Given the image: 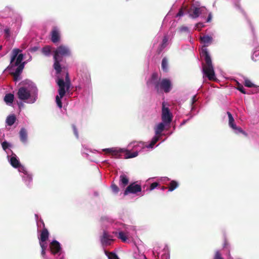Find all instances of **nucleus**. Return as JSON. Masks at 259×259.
<instances>
[{
	"label": "nucleus",
	"mask_w": 259,
	"mask_h": 259,
	"mask_svg": "<svg viewBox=\"0 0 259 259\" xmlns=\"http://www.w3.org/2000/svg\"><path fill=\"white\" fill-rule=\"evenodd\" d=\"M200 40L204 44L200 52L201 56L204 58L205 61V63H202L203 72L209 80H215L216 78L211 59L206 48L211 44L212 38L208 35H204L200 37Z\"/></svg>",
	"instance_id": "f257e3e1"
},
{
	"label": "nucleus",
	"mask_w": 259,
	"mask_h": 259,
	"mask_svg": "<svg viewBox=\"0 0 259 259\" xmlns=\"http://www.w3.org/2000/svg\"><path fill=\"white\" fill-rule=\"evenodd\" d=\"M59 86L58 93L61 98H63L66 92H69L71 82L69 77V74L67 73L65 77V81L62 78H59L57 81Z\"/></svg>",
	"instance_id": "f03ea898"
},
{
	"label": "nucleus",
	"mask_w": 259,
	"mask_h": 259,
	"mask_svg": "<svg viewBox=\"0 0 259 259\" xmlns=\"http://www.w3.org/2000/svg\"><path fill=\"white\" fill-rule=\"evenodd\" d=\"M172 83L168 78L159 79V82L155 84V90L157 93L163 91L165 93H169L172 89Z\"/></svg>",
	"instance_id": "7ed1b4c3"
},
{
	"label": "nucleus",
	"mask_w": 259,
	"mask_h": 259,
	"mask_svg": "<svg viewBox=\"0 0 259 259\" xmlns=\"http://www.w3.org/2000/svg\"><path fill=\"white\" fill-rule=\"evenodd\" d=\"M21 50L18 49H15L12 51V56L11 58L10 67L12 68L18 66L22 63L21 62L23 59L22 54H18Z\"/></svg>",
	"instance_id": "20e7f679"
},
{
	"label": "nucleus",
	"mask_w": 259,
	"mask_h": 259,
	"mask_svg": "<svg viewBox=\"0 0 259 259\" xmlns=\"http://www.w3.org/2000/svg\"><path fill=\"white\" fill-rule=\"evenodd\" d=\"M70 55L69 49L66 46L61 45L54 51V58L62 59L63 57L69 56Z\"/></svg>",
	"instance_id": "39448f33"
},
{
	"label": "nucleus",
	"mask_w": 259,
	"mask_h": 259,
	"mask_svg": "<svg viewBox=\"0 0 259 259\" xmlns=\"http://www.w3.org/2000/svg\"><path fill=\"white\" fill-rule=\"evenodd\" d=\"M161 118L165 124H169L172 121V115L169 108L165 106V102L162 104Z\"/></svg>",
	"instance_id": "423d86ee"
},
{
	"label": "nucleus",
	"mask_w": 259,
	"mask_h": 259,
	"mask_svg": "<svg viewBox=\"0 0 259 259\" xmlns=\"http://www.w3.org/2000/svg\"><path fill=\"white\" fill-rule=\"evenodd\" d=\"M142 191L141 186L136 184V183H132L129 185L124 191V195H127L129 194H137L138 192H140Z\"/></svg>",
	"instance_id": "0eeeda50"
},
{
	"label": "nucleus",
	"mask_w": 259,
	"mask_h": 259,
	"mask_svg": "<svg viewBox=\"0 0 259 259\" xmlns=\"http://www.w3.org/2000/svg\"><path fill=\"white\" fill-rule=\"evenodd\" d=\"M100 241L102 246H107L110 245L114 240L107 231H104L103 235L100 237Z\"/></svg>",
	"instance_id": "6e6552de"
},
{
	"label": "nucleus",
	"mask_w": 259,
	"mask_h": 259,
	"mask_svg": "<svg viewBox=\"0 0 259 259\" xmlns=\"http://www.w3.org/2000/svg\"><path fill=\"white\" fill-rule=\"evenodd\" d=\"M17 96L19 99L21 100H26L30 97V93L26 88L24 87L20 88L17 93Z\"/></svg>",
	"instance_id": "1a4fd4ad"
},
{
	"label": "nucleus",
	"mask_w": 259,
	"mask_h": 259,
	"mask_svg": "<svg viewBox=\"0 0 259 259\" xmlns=\"http://www.w3.org/2000/svg\"><path fill=\"white\" fill-rule=\"evenodd\" d=\"M49 236V231L47 228L44 227L40 231V236L38 238L39 244H47L46 241L48 240Z\"/></svg>",
	"instance_id": "9d476101"
},
{
	"label": "nucleus",
	"mask_w": 259,
	"mask_h": 259,
	"mask_svg": "<svg viewBox=\"0 0 259 259\" xmlns=\"http://www.w3.org/2000/svg\"><path fill=\"white\" fill-rule=\"evenodd\" d=\"M51 41L53 43H57L60 41V33L59 29L54 26L51 31Z\"/></svg>",
	"instance_id": "9b49d317"
},
{
	"label": "nucleus",
	"mask_w": 259,
	"mask_h": 259,
	"mask_svg": "<svg viewBox=\"0 0 259 259\" xmlns=\"http://www.w3.org/2000/svg\"><path fill=\"white\" fill-rule=\"evenodd\" d=\"M106 153L111 154L116 157H120L121 153L124 152L123 149H117L115 148H107L104 150Z\"/></svg>",
	"instance_id": "f8f14e48"
},
{
	"label": "nucleus",
	"mask_w": 259,
	"mask_h": 259,
	"mask_svg": "<svg viewBox=\"0 0 259 259\" xmlns=\"http://www.w3.org/2000/svg\"><path fill=\"white\" fill-rule=\"evenodd\" d=\"M50 247L54 254L58 253L61 250L60 244L56 240H54L50 243Z\"/></svg>",
	"instance_id": "ddd939ff"
},
{
	"label": "nucleus",
	"mask_w": 259,
	"mask_h": 259,
	"mask_svg": "<svg viewBox=\"0 0 259 259\" xmlns=\"http://www.w3.org/2000/svg\"><path fill=\"white\" fill-rule=\"evenodd\" d=\"M10 163L11 165L14 168H19L21 169H23L24 167L22 166L19 160L17 159L16 154H13V156L10 159Z\"/></svg>",
	"instance_id": "4468645a"
},
{
	"label": "nucleus",
	"mask_w": 259,
	"mask_h": 259,
	"mask_svg": "<svg viewBox=\"0 0 259 259\" xmlns=\"http://www.w3.org/2000/svg\"><path fill=\"white\" fill-rule=\"evenodd\" d=\"M129 182L128 178L125 175L122 174L119 177V185L124 188L126 186H127Z\"/></svg>",
	"instance_id": "2eb2a0df"
},
{
	"label": "nucleus",
	"mask_w": 259,
	"mask_h": 259,
	"mask_svg": "<svg viewBox=\"0 0 259 259\" xmlns=\"http://www.w3.org/2000/svg\"><path fill=\"white\" fill-rule=\"evenodd\" d=\"M54 68L56 70L57 74H59L61 73L62 71V68L60 62L62 61V59H57V58H54Z\"/></svg>",
	"instance_id": "dca6fc26"
},
{
	"label": "nucleus",
	"mask_w": 259,
	"mask_h": 259,
	"mask_svg": "<svg viewBox=\"0 0 259 259\" xmlns=\"http://www.w3.org/2000/svg\"><path fill=\"white\" fill-rule=\"evenodd\" d=\"M19 135L20 141L22 143H25L27 140V133L26 130L24 128H21L19 132Z\"/></svg>",
	"instance_id": "f3484780"
},
{
	"label": "nucleus",
	"mask_w": 259,
	"mask_h": 259,
	"mask_svg": "<svg viewBox=\"0 0 259 259\" xmlns=\"http://www.w3.org/2000/svg\"><path fill=\"white\" fill-rule=\"evenodd\" d=\"M158 82H159V79L158 77V74L157 73H153L151 75L150 80H149L147 82V84L151 83L155 87L156 83Z\"/></svg>",
	"instance_id": "a211bd4d"
},
{
	"label": "nucleus",
	"mask_w": 259,
	"mask_h": 259,
	"mask_svg": "<svg viewBox=\"0 0 259 259\" xmlns=\"http://www.w3.org/2000/svg\"><path fill=\"white\" fill-rule=\"evenodd\" d=\"M227 115L228 116V118H229V126L232 128H236V125L235 123L234 119L232 115L231 114V113L230 112L228 111L227 112Z\"/></svg>",
	"instance_id": "6ab92c4d"
},
{
	"label": "nucleus",
	"mask_w": 259,
	"mask_h": 259,
	"mask_svg": "<svg viewBox=\"0 0 259 259\" xmlns=\"http://www.w3.org/2000/svg\"><path fill=\"white\" fill-rule=\"evenodd\" d=\"M16 119V118L14 115H9L7 118L6 123L8 125L11 126L15 123Z\"/></svg>",
	"instance_id": "aec40b11"
},
{
	"label": "nucleus",
	"mask_w": 259,
	"mask_h": 259,
	"mask_svg": "<svg viewBox=\"0 0 259 259\" xmlns=\"http://www.w3.org/2000/svg\"><path fill=\"white\" fill-rule=\"evenodd\" d=\"M14 99V96L13 94L9 93L6 94L5 98L4 101L7 103H12Z\"/></svg>",
	"instance_id": "412c9836"
},
{
	"label": "nucleus",
	"mask_w": 259,
	"mask_h": 259,
	"mask_svg": "<svg viewBox=\"0 0 259 259\" xmlns=\"http://www.w3.org/2000/svg\"><path fill=\"white\" fill-rule=\"evenodd\" d=\"M25 62H22V63L18 65L17 68H16L15 71L13 72V73L16 74V76H20V74L22 73L24 67Z\"/></svg>",
	"instance_id": "4be33fe9"
},
{
	"label": "nucleus",
	"mask_w": 259,
	"mask_h": 259,
	"mask_svg": "<svg viewBox=\"0 0 259 259\" xmlns=\"http://www.w3.org/2000/svg\"><path fill=\"white\" fill-rule=\"evenodd\" d=\"M201 13V8H195L193 10L192 14H190V16L193 18H196L199 17V15Z\"/></svg>",
	"instance_id": "5701e85b"
},
{
	"label": "nucleus",
	"mask_w": 259,
	"mask_h": 259,
	"mask_svg": "<svg viewBox=\"0 0 259 259\" xmlns=\"http://www.w3.org/2000/svg\"><path fill=\"white\" fill-rule=\"evenodd\" d=\"M179 186L178 183L176 181H171L169 184L168 191H172L176 189Z\"/></svg>",
	"instance_id": "b1692460"
},
{
	"label": "nucleus",
	"mask_w": 259,
	"mask_h": 259,
	"mask_svg": "<svg viewBox=\"0 0 259 259\" xmlns=\"http://www.w3.org/2000/svg\"><path fill=\"white\" fill-rule=\"evenodd\" d=\"M124 152H125V159L134 158V157L137 156L138 155V152H134L133 153H131L128 150H124Z\"/></svg>",
	"instance_id": "393cba45"
},
{
	"label": "nucleus",
	"mask_w": 259,
	"mask_h": 259,
	"mask_svg": "<svg viewBox=\"0 0 259 259\" xmlns=\"http://www.w3.org/2000/svg\"><path fill=\"white\" fill-rule=\"evenodd\" d=\"M165 123L162 121L157 125V128L155 131L156 135L161 134V133L164 130Z\"/></svg>",
	"instance_id": "a878e982"
},
{
	"label": "nucleus",
	"mask_w": 259,
	"mask_h": 259,
	"mask_svg": "<svg viewBox=\"0 0 259 259\" xmlns=\"http://www.w3.org/2000/svg\"><path fill=\"white\" fill-rule=\"evenodd\" d=\"M104 252L109 259H119L117 254L113 252H109L107 250H105Z\"/></svg>",
	"instance_id": "bb28decb"
},
{
	"label": "nucleus",
	"mask_w": 259,
	"mask_h": 259,
	"mask_svg": "<svg viewBox=\"0 0 259 259\" xmlns=\"http://www.w3.org/2000/svg\"><path fill=\"white\" fill-rule=\"evenodd\" d=\"M161 68L163 71L167 72L168 71V61L166 58H163L161 63Z\"/></svg>",
	"instance_id": "cd10ccee"
},
{
	"label": "nucleus",
	"mask_w": 259,
	"mask_h": 259,
	"mask_svg": "<svg viewBox=\"0 0 259 259\" xmlns=\"http://www.w3.org/2000/svg\"><path fill=\"white\" fill-rule=\"evenodd\" d=\"M118 239L121 240V241L123 242H125L127 240V237L126 234L122 231H120L118 233V235L117 236Z\"/></svg>",
	"instance_id": "c85d7f7f"
},
{
	"label": "nucleus",
	"mask_w": 259,
	"mask_h": 259,
	"mask_svg": "<svg viewBox=\"0 0 259 259\" xmlns=\"http://www.w3.org/2000/svg\"><path fill=\"white\" fill-rule=\"evenodd\" d=\"M51 47L49 46H47L42 49L41 52L45 56H49L51 53Z\"/></svg>",
	"instance_id": "c756f323"
},
{
	"label": "nucleus",
	"mask_w": 259,
	"mask_h": 259,
	"mask_svg": "<svg viewBox=\"0 0 259 259\" xmlns=\"http://www.w3.org/2000/svg\"><path fill=\"white\" fill-rule=\"evenodd\" d=\"M244 84L245 87L248 88H256L257 86L254 84L251 81L247 78L245 79Z\"/></svg>",
	"instance_id": "7c9ffc66"
},
{
	"label": "nucleus",
	"mask_w": 259,
	"mask_h": 259,
	"mask_svg": "<svg viewBox=\"0 0 259 259\" xmlns=\"http://www.w3.org/2000/svg\"><path fill=\"white\" fill-rule=\"evenodd\" d=\"M236 89L241 92L242 94H246V93L243 87V85L240 83L238 81H236Z\"/></svg>",
	"instance_id": "2f4dec72"
},
{
	"label": "nucleus",
	"mask_w": 259,
	"mask_h": 259,
	"mask_svg": "<svg viewBox=\"0 0 259 259\" xmlns=\"http://www.w3.org/2000/svg\"><path fill=\"white\" fill-rule=\"evenodd\" d=\"M233 129L234 130L236 131L235 132V133L236 134L241 133V134H243L244 136H245V137H247L248 136L247 133H246L244 131H243L240 127H238L236 126V128H233Z\"/></svg>",
	"instance_id": "473e14b6"
},
{
	"label": "nucleus",
	"mask_w": 259,
	"mask_h": 259,
	"mask_svg": "<svg viewBox=\"0 0 259 259\" xmlns=\"http://www.w3.org/2000/svg\"><path fill=\"white\" fill-rule=\"evenodd\" d=\"M158 140L159 138L158 137L155 136L154 137H153L150 144L148 145V146H147V147L152 148L154 146V145L157 143Z\"/></svg>",
	"instance_id": "72a5a7b5"
},
{
	"label": "nucleus",
	"mask_w": 259,
	"mask_h": 259,
	"mask_svg": "<svg viewBox=\"0 0 259 259\" xmlns=\"http://www.w3.org/2000/svg\"><path fill=\"white\" fill-rule=\"evenodd\" d=\"M213 259H224L222 255L221 252L219 250L215 251Z\"/></svg>",
	"instance_id": "f704fd0d"
},
{
	"label": "nucleus",
	"mask_w": 259,
	"mask_h": 259,
	"mask_svg": "<svg viewBox=\"0 0 259 259\" xmlns=\"http://www.w3.org/2000/svg\"><path fill=\"white\" fill-rule=\"evenodd\" d=\"M62 98L60 97V96H57L56 97V102L57 104V106L60 108H61L62 107V104L61 102V99Z\"/></svg>",
	"instance_id": "c9c22d12"
},
{
	"label": "nucleus",
	"mask_w": 259,
	"mask_h": 259,
	"mask_svg": "<svg viewBox=\"0 0 259 259\" xmlns=\"http://www.w3.org/2000/svg\"><path fill=\"white\" fill-rule=\"evenodd\" d=\"M167 41H168V38H167L166 36H164L163 38L162 42L161 45V50L166 47V46L167 45Z\"/></svg>",
	"instance_id": "e433bc0d"
},
{
	"label": "nucleus",
	"mask_w": 259,
	"mask_h": 259,
	"mask_svg": "<svg viewBox=\"0 0 259 259\" xmlns=\"http://www.w3.org/2000/svg\"><path fill=\"white\" fill-rule=\"evenodd\" d=\"M111 189L112 190V191L115 193H117L119 192V188L118 187V186L115 184H112L111 186Z\"/></svg>",
	"instance_id": "4c0bfd02"
},
{
	"label": "nucleus",
	"mask_w": 259,
	"mask_h": 259,
	"mask_svg": "<svg viewBox=\"0 0 259 259\" xmlns=\"http://www.w3.org/2000/svg\"><path fill=\"white\" fill-rule=\"evenodd\" d=\"M41 248V254L42 256H44L46 254V249L47 247V244H39Z\"/></svg>",
	"instance_id": "58836bf2"
},
{
	"label": "nucleus",
	"mask_w": 259,
	"mask_h": 259,
	"mask_svg": "<svg viewBox=\"0 0 259 259\" xmlns=\"http://www.w3.org/2000/svg\"><path fill=\"white\" fill-rule=\"evenodd\" d=\"M2 146L3 149L4 150H6L10 146V145L7 141H4L2 143Z\"/></svg>",
	"instance_id": "ea45409f"
},
{
	"label": "nucleus",
	"mask_w": 259,
	"mask_h": 259,
	"mask_svg": "<svg viewBox=\"0 0 259 259\" xmlns=\"http://www.w3.org/2000/svg\"><path fill=\"white\" fill-rule=\"evenodd\" d=\"M159 184L157 182H154L150 185L149 189L152 190L158 186Z\"/></svg>",
	"instance_id": "a19ab883"
},
{
	"label": "nucleus",
	"mask_w": 259,
	"mask_h": 259,
	"mask_svg": "<svg viewBox=\"0 0 259 259\" xmlns=\"http://www.w3.org/2000/svg\"><path fill=\"white\" fill-rule=\"evenodd\" d=\"M72 127L73 128V133H74V135L77 138L78 137V132H77L76 127L75 126V125L72 124Z\"/></svg>",
	"instance_id": "79ce46f5"
},
{
	"label": "nucleus",
	"mask_w": 259,
	"mask_h": 259,
	"mask_svg": "<svg viewBox=\"0 0 259 259\" xmlns=\"http://www.w3.org/2000/svg\"><path fill=\"white\" fill-rule=\"evenodd\" d=\"M204 27V24L202 23H198L196 25V29L198 30H200L201 29Z\"/></svg>",
	"instance_id": "37998d69"
},
{
	"label": "nucleus",
	"mask_w": 259,
	"mask_h": 259,
	"mask_svg": "<svg viewBox=\"0 0 259 259\" xmlns=\"http://www.w3.org/2000/svg\"><path fill=\"white\" fill-rule=\"evenodd\" d=\"M4 32L5 34H6L7 37H9L10 35V30L9 28H6L4 30Z\"/></svg>",
	"instance_id": "c03bdc74"
},
{
	"label": "nucleus",
	"mask_w": 259,
	"mask_h": 259,
	"mask_svg": "<svg viewBox=\"0 0 259 259\" xmlns=\"http://www.w3.org/2000/svg\"><path fill=\"white\" fill-rule=\"evenodd\" d=\"M228 245H229V243H228L227 240L225 239V241H224V243L223 244V248H227Z\"/></svg>",
	"instance_id": "a18cd8bd"
},
{
	"label": "nucleus",
	"mask_w": 259,
	"mask_h": 259,
	"mask_svg": "<svg viewBox=\"0 0 259 259\" xmlns=\"http://www.w3.org/2000/svg\"><path fill=\"white\" fill-rule=\"evenodd\" d=\"M196 101H197L196 96L195 95L193 96L192 97V98L191 100V104H193Z\"/></svg>",
	"instance_id": "49530a36"
},
{
	"label": "nucleus",
	"mask_w": 259,
	"mask_h": 259,
	"mask_svg": "<svg viewBox=\"0 0 259 259\" xmlns=\"http://www.w3.org/2000/svg\"><path fill=\"white\" fill-rule=\"evenodd\" d=\"M211 19H212V16H211V13H210V14H209V15L208 16V17H207V20H206V22H210L211 20Z\"/></svg>",
	"instance_id": "de8ad7c7"
},
{
	"label": "nucleus",
	"mask_w": 259,
	"mask_h": 259,
	"mask_svg": "<svg viewBox=\"0 0 259 259\" xmlns=\"http://www.w3.org/2000/svg\"><path fill=\"white\" fill-rule=\"evenodd\" d=\"M12 74L13 75L14 80L16 81L20 79V78H19V76H16L15 73H12Z\"/></svg>",
	"instance_id": "09e8293b"
},
{
	"label": "nucleus",
	"mask_w": 259,
	"mask_h": 259,
	"mask_svg": "<svg viewBox=\"0 0 259 259\" xmlns=\"http://www.w3.org/2000/svg\"><path fill=\"white\" fill-rule=\"evenodd\" d=\"M183 15V12L182 10H180L178 13L177 14L178 16H181Z\"/></svg>",
	"instance_id": "8fccbe9b"
},
{
	"label": "nucleus",
	"mask_w": 259,
	"mask_h": 259,
	"mask_svg": "<svg viewBox=\"0 0 259 259\" xmlns=\"http://www.w3.org/2000/svg\"><path fill=\"white\" fill-rule=\"evenodd\" d=\"M181 31H187L188 30V28L187 27H181Z\"/></svg>",
	"instance_id": "3c124183"
},
{
	"label": "nucleus",
	"mask_w": 259,
	"mask_h": 259,
	"mask_svg": "<svg viewBox=\"0 0 259 259\" xmlns=\"http://www.w3.org/2000/svg\"><path fill=\"white\" fill-rule=\"evenodd\" d=\"M37 50V47H34L32 49V50L33 51H36V50Z\"/></svg>",
	"instance_id": "603ef678"
},
{
	"label": "nucleus",
	"mask_w": 259,
	"mask_h": 259,
	"mask_svg": "<svg viewBox=\"0 0 259 259\" xmlns=\"http://www.w3.org/2000/svg\"><path fill=\"white\" fill-rule=\"evenodd\" d=\"M166 188H167L166 187L163 186V187H162L161 189L163 190L166 189Z\"/></svg>",
	"instance_id": "864d4df0"
},
{
	"label": "nucleus",
	"mask_w": 259,
	"mask_h": 259,
	"mask_svg": "<svg viewBox=\"0 0 259 259\" xmlns=\"http://www.w3.org/2000/svg\"><path fill=\"white\" fill-rule=\"evenodd\" d=\"M18 105H19V106L20 107V106H23V104H22V103H21V102L20 104H19V103H18Z\"/></svg>",
	"instance_id": "5fc2aeb1"
},
{
	"label": "nucleus",
	"mask_w": 259,
	"mask_h": 259,
	"mask_svg": "<svg viewBox=\"0 0 259 259\" xmlns=\"http://www.w3.org/2000/svg\"><path fill=\"white\" fill-rule=\"evenodd\" d=\"M36 100V99H35V97L34 98L33 101L32 102V103H34Z\"/></svg>",
	"instance_id": "6e6d98bb"
},
{
	"label": "nucleus",
	"mask_w": 259,
	"mask_h": 259,
	"mask_svg": "<svg viewBox=\"0 0 259 259\" xmlns=\"http://www.w3.org/2000/svg\"><path fill=\"white\" fill-rule=\"evenodd\" d=\"M2 49V46L0 45V50H1Z\"/></svg>",
	"instance_id": "4d7b16f0"
}]
</instances>
